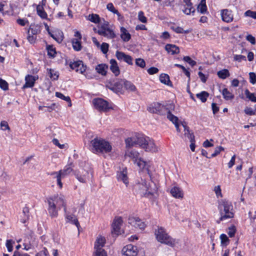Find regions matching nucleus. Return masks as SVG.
<instances>
[{
	"instance_id": "1",
	"label": "nucleus",
	"mask_w": 256,
	"mask_h": 256,
	"mask_svg": "<svg viewBox=\"0 0 256 256\" xmlns=\"http://www.w3.org/2000/svg\"><path fill=\"white\" fill-rule=\"evenodd\" d=\"M126 147L131 148L138 145L146 152H156L158 148L154 140L149 137L142 134L128 138L125 140Z\"/></svg>"
},
{
	"instance_id": "2",
	"label": "nucleus",
	"mask_w": 256,
	"mask_h": 256,
	"mask_svg": "<svg viewBox=\"0 0 256 256\" xmlns=\"http://www.w3.org/2000/svg\"><path fill=\"white\" fill-rule=\"evenodd\" d=\"M48 204V211L50 216L56 218L58 216V212L64 207V212H66V202L64 196L62 195H55L46 198Z\"/></svg>"
},
{
	"instance_id": "3",
	"label": "nucleus",
	"mask_w": 256,
	"mask_h": 256,
	"mask_svg": "<svg viewBox=\"0 0 256 256\" xmlns=\"http://www.w3.org/2000/svg\"><path fill=\"white\" fill-rule=\"evenodd\" d=\"M218 208L220 217L219 220H217V223L219 224L220 221L234 217L233 206L229 201L226 200H222L219 201Z\"/></svg>"
},
{
	"instance_id": "4",
	"label": "nucleus",
	"mask_w": 256,
	"mask_h": 256,
	"mask_svg": "<svg viewBox=\"0 0 256 256\" xmlns=\"http://www.w3.org/2000/svg\"><path fill=\"white\" fill-rule=\"evenodd\" d=\"M174 108L175 106L172 102L162 104L158 102H154L148 107L147 110L152 114L164 116L166 114L167 110H174Z\"/></svg>"
},
{
	"instance_id": "5",
	"label": "nucleus",
	"mask_w": 256,
	"mask_h": 256,
	"mask_svg": "<svg viewBox=\"0 0 256 256\" xmlns=\"http://www.w3.org/2000/svg\"><path fill=\"white\" fill-rule=\"evenodd\" d=\"M155 235L156 239L158 242L173 247L178 243L176 240L170 236L166 230L162 227H158V229L155 230Z\"/></svg>"
},
{
	"instance_id": "6",
	"label": "nucleus",
	"mask_w": 256,
	"mask_h": 256,
	"mask_svg": "<svg viewBox=\"0 0 256 256\" xmlns=\"http://www.w3.org/2000/svg\"><path fill=\"white\" fill-rule=\"evenodd\" d=\"M90 144L94 152L108 153L112 150L110 144L104 140L95 138L92 140Z\"/></svg>"
},
{
	"instance_id": "7",
	"label": "nucleus",
	"mask_w": 256,
	"mask_h": 256,
	"mask_svg": "<svg viewBox=\"0 0 256 256\" xmlns=\"http://www.w3.org/2000/svg\"><path fill=\"white\" fill-rule=\"evenodd\" d=\"M149 189L148 186L146 181L141 178L138 180L134 186V190L137 194H140V196H149L154 195L152 192H148Z\"/></svg>"
},
{
	"instance_id": "8",
	"label": "nucleus",
	"mask_w": 256,
	"mask_h": 256,
	"mask_svg": "<svg viewBox=\"0 0 256 256\" xmlns=\"http://www.w3.org/2000/svg\"><path fill=\"white\" fill-rule=\"evenodd\" d=\"M126 156L131 158L140 168H146L148 171L150 165L147 162L139 158L140 154L135 150H127Z\"/></svg>"
},
{
	"instance_id": "9",
	"label": "nucleus",
	"mask_w": 256,
	"mask_h": 256,
	"mask_svg": "<svg viewBox=\"0 0 256 256\" xmlns=\"http://www.w3.org/2000/svg\"><path fill=\"white\" fill-rule=\"evenodd\" d=\"M74 174L78 180L82 183L87 182L92 176V174L91 172L83 168L74 170Z\"/></svg>"
},
{
	"instance_id": "10",
	"label": "nucleus",
	"mask_w": 256,
	"mask_h": 256,
	"mask_svg": "<svg viewBox=\"0 0 256 256\" xmlns=\"http://www.w3.org/2000/svg\"><path fill=\"white\" fill-rule=\"evenodd\" d=\"M92 103L94 108L99 111L107 112L112 108L108 102L101 98L94 99Z\"/></svg>"
},
{
	"instance_id": "11",
	"label": "nucleus",
	"mask_w": 256,
	"mask_h": 256,
	"mask_svg": "<svg viewBox=\"0 0 256 256\" xmlns=\"http://www.w3.org/2000/svg\"><path fill=\"white\" fill-rule=\"evenodd\" d=\"M124 84V80L116 79L113 82H110L108 88L116 93L122 92Z\"/></svg>"
},
{
	"instance_id": "12",
	"label": "nucleus",
	"mask_w": 256,
	"mask_h": 256,
	"mask_svg": "<svg viewBox=\"0 0 256 256\" xmlns=\"http://www.w3.org/2000/svg\"><path fill=\"white\" fill-rule=\"evenodd\" d=\"M122 256H136L138 250L136 246L128 244L123 248L122 250Z\"/></svg>"
},
{
	"instance_id": "13",
	"label": "nucleus",
	"mask_w": 256,
	"mask_h": 256,
	"mask_svg": "<svg viewBox=\"0 0 256 256\" xmlns=\"http://www.w3.org/2000/svg\"><path fill=\"white\" fill-rule=\"evenodd\" d=\"M128 222L132 226L140 230H144L146 227L145 223L138 217H130Z\"/></svg>"
},
{
	"instance_id": "14",
	"label": "nucleus",
	"mask_w": 256,
	"mask_h": 256,
	"mask_svg": "<svg viewBox=\"0 0 256 256\" xmlns=\"http://www.w3.org/2000/svg\"><path fill=\"white\" fill-rule=\"evenodd\" d=\"M116 56L118 60H124L130 65H132V58L131 56L125 54L124 52L119 51H116Z\"/></svg>"
},
{
	"instance_id": "15",
	"label": "nucleus",
	"mask_w": 256,
	"mask_h": 256,
	"mask_svg": "<svg viewBox=\"0 0 256 256\" xmlns=\"http://www.w3.org/2000/svg\"><path fill=\"white\" fill-rule=\"evenodd\" d=\"M70 66L72 69L80 74H83L86 70V68L84 66L82 62L80 60L71 62L70 64Z\"/></svg>"
},
{
	"instance_id": "16",
	"label": "nucleus",
	"mask_w": 256,
	"mask_h": 256,
	"mask_svg": "<svg viewBox=\"0 0 256 256\" xmlns=\"http://www.w3.org/2000/svg\"><path fill=\"white\" fill-rule=\"evenodd\" d=\"M38 79V76H33L28 74L25 77V84L22 86V88L25 89L34 86L35 82Z\"/></svg>"
},
{
	"instance_id": "17",
	"label": "nucleus",
	"mask_w": 256,
	"mask_h": 256,
	"mask_svg": "<svg viewBox=\"0 0 256 256\" xmlns=\"http://www.w3.org/2000/svg\"><path fill=\"white\" fill-rule=\"evenodd\" d=\"M221 16L222 20L226 22H230L233 20L232 12L228 9L222 10Z\"/></svg>"
},
{
	"instance_id": "18",
	"label": "nucleus",
	"mask_w": 256,
	"mask_h": 256,
	"mask_svg": "<svg viewBox=\"0 0 256 256\" xmlns=\"http://www.w3.org/2000/svg\"><path fill=\"white\" fill-rule=\"evenodd\" d=\"M122 222V220L121 217L116 218L112 224V232H114L116 234H118Z\"/></svg>"
},
{
	"instance_id": "19",
	"label": "nucleus",
	"mask_w": 256,
	"mask_h": 256,
	"mask_svg": "<svg viewBox=\"0 0 256 256\" xmlns=\"http://www.w3.org/2000/svg\"><path fill=\"white\" fill-rule=\"evenodd\" d=\"M116 178L118 181H122L126 186L128 184L126 169H123L122 170L118 172H117Z\"/></svg>"
},
{
	"instance_id": "20",
	"label": "nucleus",
	"mask_w": 256,
	"mask_h": 256,
	"mask_svg": "<svg viewBox=\"0 0 256 256\" xmlns=\"http://www.w3.org/2000/svg\"><path fill=\"white\" fill-rule=\"evenodd\" d=\"M98 34L108 38H114L116 37V34L110 28L106 30L102 29L100 32H97Z\"/></svg>"
},
{
	"instance_id": "21",
	"label": "nucleus",
	"mask_w": 256,
	"mask_h": 256,
	"mask_svg": "<svg viewBox=\"0 0 256 256\" xmlns=\"http://www.w3.org/2000/svg\"><path fill=\"white\" fill-rule=\"evenodd\" d=\"M30 209L28 207L26 206L22 209V215L20 216V222L23 224L26 223L30 218Z\"/></svg>"
},
{
	"instance_id": "22",
	"label": "nucleus",
	"mask_w": 256,
	"mask_h": 256,
	"mask_svg": "<svg viewBox=\"0 0 256 256\" xmlns=\"http://www.w3.org/2000/svg\"><path fill=\"white\" fill-rule=\"evenodd\" d=\"M170 194L172 196L176 198H182L184 196L182 190L177 186H174L171 189Z\"/></svg>"
},
{
	"instance_id": "23",
	"label": "nucleus",
	"mask_w": 256,
	"mask_h": 256,
	"mask_svg": "<svg viewBox=\"0 0 256 256\" xmlns=\"http://www.w3.org/2000/svg\"><path fill=\"white\" fill-rule=\"evenodd\" d=\"M165 50L168 52V53H170L172 55L178 54L180 52V49L178 47L174 44H166L165 46Z\"/></svg>"
},
{
	"instance_id": "24",
	"label": "nucleus",
	"mask_w": 256,
	"mask_h": 256,
	"mask_svg": "<svg viewBox=\"0 0 256 256\" xmlns=\"http://www.w3.org/2000/svg\"><path fill=\"white\" fill-rule=\"evenodd\" d=\"M110 70L116 76H118L120 74V68L118 66L116 61L114 59L110 60Z\"/></svg>"
},
{
	"instance_id": "25",
	"label": "nucleus",
	"mask_w": 256,
	"mask_h": 256,
	"mask_svg": "<svg viewBox=\"0 0 256 256\" xmlns=\"http://www.w3.org/2000/svg\"><path fill=\"white\" fill-rule=\"evenodd\" d=\"M73 164L70 162L66 165L63 170H61L58 172L62 174V176L66 177L72 171Z\"/></svg>"
},
{
	"instance_id": "26",
	"label": "nucleus",
	"mask_w": 256,
	"mask_h": 256,
	"mask_svg": "<svg viewBox=\"0 0 256 256\" xmlns=\"http://www.w3.org/2000/svg\"><path fill=\"white\" fill-rule=\"evenodd\" d=\"M108 69V66L104 64H99L96 67V72L102 76L106 75Z\"/></svg>"
},
{
	"instance_id": "27",
	"label": "nucleus",
	"mask_w": 256,
	"mask_h": 256,
	"mask_svg": "<svg viewBox=\"0 0 256 256\" xmlns=\"http://www.w3.org/2000/svg\"><path fill=\"white\" fill-rule=\"evenodd\" d=\"M49 174H50L51 176H54V178H56L57 184L60 188H62V183L61 180L62 178H64V176H62V174H60L58 172H52Z\"/></svg>"
},
{
	"instance_id": "28",
	"label": "nucleus",
	"mask_w": 256,
	"mask_h": 256,
	"mask_svg": "<svg viewBox=\"0 0 256 256\" xmlns=\"http://www.w3.org/2000/svg\"><path fill=\"white\" fill-rule=\"evenodd\" d=\"M120 37L125 42L129 41L131 38V36L130 34L128 32L127 30L124 28L122 27L120 28Z\"/></svg>"
},
{
	"instance_id": "29",
	"label": "nucleus",
	"mask_w": 256,
	"mask_h": 256,
	"mask_svg": "<svg viewBox=\"0 0 256 256\" xmlns=\"http://www.w3.org/2000/svg\"><path fill=\"white\" fill-rule=\"evenodd\" d=\"M160 82L167 86H172V82L170 80V77L168 74H162L160 76Z\"/></svg>"
},
{
	"instance_id": "30",
	"label": "nucleus",
	"mask_w": 256,
	"mask_h": 256,
	"mask_svg": "<svg viewBox=\"0 0 256 256\" xmlns=\"http://www.w3.org/2000/svg\"><path fill=\"white\" fill-rule=\"evenodd\" d=\"M222 94L224 98L226 100H231L234 98V94L230 92L226 88L223 89Z\"/></svg>"
},
{
	"instance_id": "31",
	"label": "nucleus",
	"mask_w": 256,
	"mask_h": 256,
	"mask_svg": "<svg viewBox=\"0 0 256 256\" xmlns=\"http://www.w3.org/2000/svg\"><path fill=\"white\" fill-rule=\"evenodd\" d=\"M72 48L76 51H80L82 49L81 40L72 39Z\"/></svg>"
},
{
	"instance_id": "32",
	"label": "nucleus",
	"mask_w": 256,
	"mask_h": 256,
	"mask_svg": "<svg viewBox=\"0 0 256 256\" xmlns=\"http://www.w3.org/2000/svg\"><path fill=\"white\" fill-rule=\"evenodd\" d=\"M198 11L202 14H204L207 10L206 0H202L198 6Z\"/></svg>"
},
{
	"instance_id": "33",
	"label": "nucleus",
	"mask_w": 256,
	"mask_h": 256,
	"mask_svg": "<svg viewBox=\"0 0 256 256\" xmlns=\"http://www.w3.org/2000/svg\"><path fill=\"white\" fill-rule=\"evenodd\" d=\"M196 96L202 102H204L206 101L209 96V94L206 91H202L200 93L197 94Z\"/></svg>"
},
{
	"instance_id": "34",
	"label": "nucleus",
	"mask_w": 256,
	"mask_h": 256,
	"mask_svg": "<svg viewBox=\"0 0 256 256\" xmlns=\"http://www.w3.org/2000/svg\"><path fill=\"white\" fill-rule=\"evenodd\" d=\"M106 242L105 238L104 237H100L98 238L95 242L94 244V248H102V247L104 246Z\"/></svg>"
},
{
	"instance_id": "35",
	"label": "nucleus",
	"mask_w": 256,
	"mask_h": 256,
	"mask_svg": "<svg viewBox=\"0 0 256 256\" xmlns=\"http://www.w3.org/2000/svg\"><path fill=\"white\" fill-rule=\"evenodd\" d=\"M218 76L222 79H226L230 76L229 71L227 69H224L218 72Z\"/></svg>"
},
{
	"instance_id": "36",
	"label": "nucleus",
	"mask_w": 256,
	"mask_h": 256,
	"mask_svg": "<svg viewBox=\"0 0 256 256\" xmlns=\"http://www.w3.org/2000/svg\"><path fill=\"white\" fill-rule=\"evenodd\" d=\"M244 94L246 98L252 102H256V94L251 93L248 89H246Z\"/></svg>"
},
{
	"instance_id": "37",
	"label": "nucleus",
	"mask_w": 256,
	"mask_h": 256,
	"mask_svg": "<svg viewBox=\"0 0 256 256\" xmlns=\"http://www.w3.org/2000/svg\"><path fill=\"white\" fill-rule=\"evenodd\" d=\"M171 28L177 34H188L191 32V30H184L180 26H172Z\"/></svg>"
},
{
	"instance_id": "38",
	"label": "nucleus",
	"mask_w": 256,
	"mask_h": 256,
	"mask_svg": "<svg viewBox=\"0 0 256 256\" xmlns=\"http://www.w3.org/2000/svg\"><path fill=\"white\" fill-rule=\"evenodd\" d=\"M46 50L48 52V55L50 58H54L55 56L56 51L52 46L48 45L46 46Z\"/></svg>"
},
{
	"instance_id": "39",
	"label": "nucleus",
	"mask_w": 256,
	"mask_h": 256,
	"mask_svg": "<svg viewBox=\"0 0 256 256\" xmlns=\"http://www.w3.org/2000/svg\"><path fill=\"white\" fill-rule=\"evenodd\" d=\"M172 110H167L166 114H167V118L173 124L178 122V118L172 114Z\"/></svg>"
},
{
	"instance_id": "40",
	"label": "nucleus",
	"mask_w": 256,
	"mask_h": 256,
	"mask_svg": "<svg viewBox=\"0 0 256 256\" xmlns=\"http://www.w3.org/2000/svg\"><path fill=\"white\" fill-rule=\"evenodd\" d=\"M36 11L38 14L42 18H46L47 17V14L44 12L42 6H38L36 7Z\"/></svg>"
},
{
	"instance_id": "41",
	"label": "nucleus",
	"mask_w": 256,
	"mask_h": 256,
	"mask_svg": "<svg viewBox=\"0 0 256 256\" xmlns=\"http://www.w3.org/2000/svg\"><path fill=\"white\" fill-rule=\"evenodd\" d=\"M49 76L52 80H56L58 78V72L51 68L48 69Z\"/></svg>"
},
{
	"instance_id": "42",
	"label": "nucleus",
	"mask_w": 256,
	"mask_h": 256,
	"mask_svg": "<svg viewBox=\"0 0 256 256\" xmlns=\"http://www.w3.org/2000/svg\"><path fill=\"white\" fill-rule=\"evenodd\" d=\"M182 12L186 14L189 15L190 14H194L195 12V8L192 6H190V7L187 6H184V8L182 10Z\"/></svg>"
},
{
	"instance_id": "43",
	"label": "nucleus",
	"mask_w": 256,
	"mask_h": 256,
	"mask_svg": "<svg viewBox=\"0 0 256 256\" xmlns=\"http://www.w3.org/2000/svg\"><path fill=\"white\" fill-rule=\"evenodd\" d=\"M89 20L95 24H98L100 22V19L98 14H91L89 15Z\"/></svg>"
},
{
	"instance_id": "44",
	"label": "nucleus",
	"mask_w": 256,
	"mask_h": 256,
	"mask_svg": "<svg viewBox=\"0 0 256 256\" xmlns=\"http://www.w3.org/2000/svg\"><path fill=\"white\" fill-rule=\"evenodd\" d=\"M124 86L126 90L131 91H134L136 89V86L130 82L124 80Z\"/></svg>"
},
{
	"instance_id": "45",
	"label": "nucleus",
	"mask_w": 256,
	"mask_h": 256,
	"mask_svg": "<svg viewBox=\"0 0 256 256\" xmlns=\"http://www.w3.org/2000/svg\"><path fill=\"white\" fill-rule=\"evenodd\" d=\"M183 126L184 128V130L185 132H184L185 136H187L190 140H194V135L193 134L190 132L188 130V128L185 125H183Z\"/></svg>"
},
{
	"instance_id": "46",
	"label": "nucleus",
	"mask_w": 256,
	"mask_h": 256,
	"mask_svg": "<svg viewBox=\"0 0 256 256\" xmlns=\"http://www.w3.org/2000/svg\"><path fill=\"white\" fill-rule=\"evenodd\" d=\"M56 96L57 98H58L62 100H66L67 102H68L70 103L69 106H71V100L69 96H64L60 92H56Z\"/></svg>"
},
{
	"instance_id": "47",
	"label": "nucleus",
	"mask_w": 256,
	"mask_h": 256,
	"mask_svg": "<svg viewBox=\"0 0 256 256\" xmlns=\"http://www.w3.org/2000/svg\"><path fill=\"white\" fill-rule=\"evenodd\" d=\"M106 8L109 11L112 12L114 14H116L118 16H120L118 10L114 8L112 3H108L106 6Z\"/></svg>"
},
{
	"instance_id": "48",
	"label": "nucleus",
	"mask_w": 256,
	"mask_h": 256,
	"mask_svg": "<svg viewBox=\"0 0 256 256\" xmlns=\"http://www.w3.org/2000/svg\"><path fill=\"white\" fill-rule=\"evenodd\" d=\"M236 232V228L234 226H232L229 227L227 233L230 238H232L234 236Z\"/></svg>"
},
{
	"instance_id": "49",
	"label": "nucleus",
	"mask_w": 256,
	"mask_h": 256,
	"mask_svg": "<svg viewBox=\"0 0 256 256\" xmlns=\"http://www.w3.org/2000/svg\"><path fill=\"white\" fill-rule=\"evenodd\" d=\"M96 249L94 256H106V253L103 248H94Z\"/></svg>"
},
{
	"instance_id": "50",
	"label": "nucleus",
	"mask_w": 256,
	"mask_h": 256,
	"mask_svg": "<svg viewBox=\"0 0 256 256\" xmlns=\"http://www.w3.org/2000/svg\"><path fill=\"white\" fill-rule=\"evenodd\" d=\"M174 66L182 69L183 72L188 78V82H189L190 80V72L188 70H186L185 68V67H184L183 66H182L181 64H174Z\"/></svg>"
},
{
	"instance_id": "51",
	"label": "nucleus",
	"mask_w": 256,
	"mask_h": 256,
	"mask_svg": "<svg viewBox=\"0 0 256 256\" xmlns=\"http://www.w3.org/2000/svg\"><path fill=\"white\" fill-rule=\"evenodd\" d=\"M136 64L141 68H144L146 66V62L142 58H138L136 60Z\"/></svg>"
},
{
	"instance_id": "52",
	"label": "nucleus",
	"mask_w": 256,
	"mask_h": 256,
	"mask_svg": "<svg viewBox=\"0 0 256 256\" xmlns=\"http://www.w3.org/2000/svg\"><path fill=\"white\" fill-rule=\"evenodd\" d=\"M14 243V242L12 240H8L6 242V246L8 249V250L9 252H12L13 250V244Z\"/></svg>"
},
{
	"instance_id": "53",
	"label": "nucleus",
	"mask_w": 256,
	"mask_h": 256,
	"mask_svg": "<svg viewBox=\"0 0 256 256\" xmlns=\"http://www.w3.org/2000/svg\"><path fill=\"white\" fill-rule=\"evenodd\" d=\"M220 239L221 240V244L222 245L226 246L229 242V239L225 234H222L220 236Z\"/></svg>"
},
{
	"instance_id": "54",
	"label": "nucleus",
	"mask_w": 256,
	"mask_h": 256,
	"mask_svg": "<svg viewBox=\"0 0 256 256\" xmlns=\"http://www.w3.org/2000/svg\"><path fill=\"white\" fill-rule=\"evenodd\" d=\"M138 19L142 23H146L147 22V18L144 16V13L142 11H140L138 12Z\"/></svg>"
},
{
	"instance_id": "55",
	"label": "nucleus",
	"mask_w": 256,
	"mask_h": 256,
	"mask_svg": "<svg viewBox=\"0 0 256 256\" xmlns=\"http://www.w3.org/2000/svg\"><path fill=\"white\" fill-rule=\"evenodd\" d=\"M183 60L186 62H188L189 64H190L192 66H194L196 64V62L192 60L190 56H184Z\"/></svg>"
},
{
	"instance_id": "56",
	"label": "nucleus",
	"mask_w": 256,
	"mask_h": 256,
	"mask_svg": "<svg viewBox=\"0 0 256 256\" xmlns=\"http://www.w3.org/2000/svg\"><path fill=\"white\" fill-rule=\"evenodd\" d=\"M244 14L246 16H248L256 19V12L248 10L244 12Z\"/></svg>"
},
{
	"instance_id": "57",
	"label": "nucleus",
	"mask_w": 256,
	"mask_h": 256,
	"mask_svg": "<svg viewBox=\"0 0 256 256\" xmlns=\"http://www.w3.org/2000/svg\"><path fill=\"white\" fill-rule=\"evenodd\" d=\"M0 88L4 90H6L8 88V82L2 78L0 79Z\"/></svg>"
},
{
	"instance_id": "58",
	"label": "nucleus",
	"mask_w": 256,
	"mask_h": 256,
	"mask_svg": "<svg viewBox=\"0 0 256 256\" xmlns=\"http://www.w3.org/2000/svg\"><path fill=\"white\" fill-rule=\"evenodd\" d=\"M234 60L238 61V62H240L242 60H244V61L246 60V57L244 56L240 55V54H239V55H238V54L234 55Z\"/></svg>"
},
{
	"instance_id": "59",
	"label": "nucleus",
	"mask_w": 256,
	"mask_h": 256,
	"mask_svg": "<svg viewBox=\"0 0 256 256\" xmlns=\"http://www.w3.org/2000/svg\"><path fill=\"white\" fill-rule=\"evenodd\" d=\"M224 150V148L221 146L216 147L215 149V150L213 154H212L211 157H215L217 155H218L221 151Z\"/></svg>"
},
{
	"instance_id": "60",
	"label": "nucleus",
	"mask_w": 256,
	"mask_h": 256,
	"mask_svg": "<svg viewBox=\"0 0 256 256\" xmlns=\"http://www.w3.org/2000/svg\"><path fill=\"white\" fill-rule=\"evenodd\" d=\"M108 47L109 45L108 44L103 42L100 46V50L104 54H106L108 51Z\"/></svg>"
},
{
	"instance_id": "61",
	"label": "nucleus",
	"mask_w": 256,
	"mask_h": 256,
	"mask_svg": "<svg viewBox=\"0 0 256 256\" xmlns=\"http://www.w3.org/2000/svg\"><path fill=\"white\" fill-rule=\"evenodd\" d=\"M250 82L252 84L256 83V74L254 72H250L249 73Z\"/></svg>"
},
{
	"instance_id": "62",
	"label": "nucleus",
	"mask_w": 256,
	"mask_h": 256,
	"mask_svg": "<svg viewBox=\"0 0 256 256\" xmlns=\"http://www.w3.org/2000/svg\"><path fill=\"white\" fill-rule=\"evenodd\" d=\"M30 31L32 35L36 36L40 32V30L36 26L32 27V26H30V30L28 31V34L30 33Z\"/></svg>"
},
{
	"instance_id": "63",
	"label": "nucleus",
	"mask_w": 256,
	"mask_h": 256,
	"mask_svg": "<svg viewBox=\"0 0 256 256\" xmlns=\"http://www.w3.org/2000/svg\"><path fill=\"white\" fill-rule=\"evenodd\" d=\"M0 127L2 130H10V127L8 122L6 121L3 120L0 122Z\"/></svg>"
},
{
	"instance_id": "64",
	"label": "nucleus",
	"mask_w": 256,
	"mask_h": 256,
	"mask_svg": "<svg viewBox=\"0 0 256 256\" xmlns=\"http://www.w3.org/2000/svg\"><path fill=\"white\" fill-rule=\"evenodd\" d=\"M244 111L246 114L249 116H254L255 114V112L250 108L246 107Z\"/></svg>"
}]
</instances>
